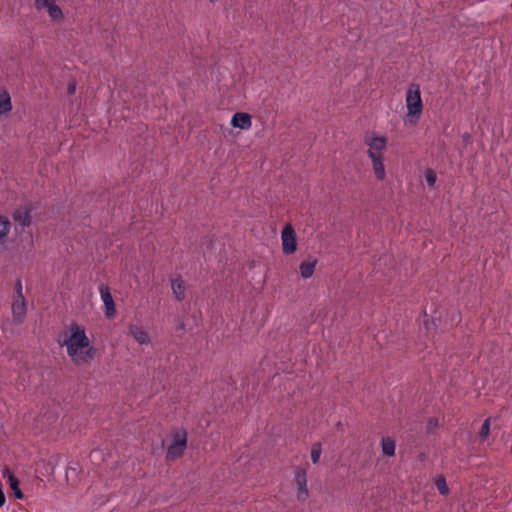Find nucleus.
Segmentation results:
<instances>
[{
  "mask_svg": "<svg viewBox=\"0 0 512 512\" xmlns=\"http://www.w3.org/2000/svg\"><path fill=\"white\" fill-rule=\"evenodd\" d=\"M61 345L66 347L68 356L77 366L89 363L97 352L96 348L90 345L84 327L76 322L69 325Z\"/></svg>",
  "mask_w": 512,
  "mask_h": 512,
  "instance_id": "nucleus-1",
  "label": "nucleus"
},
{
  "mask_svg": "<svg viewBox=\"0 0 512 512\" xmlns=\"http://www.w3.org/2000/svg\"><path fill=\"white\" fill-rule=\"evenodd\" d=\"M406 107H407V119L410 123H415L423 109L420 86L418 84H410L406 91Z\"/></svg>",
  "mask_w": 512,
  "mask_h": 512,
  "instance_id": "nucleus-2",
  "label": "nucleus"
},
{
  "mask_svg": "<svg viewBox=\"0 0 512 512\" xmlns=\"http://www.w3.org/2000/svg\"><path fill=\"white\" fill-rule=\"evenodd\" d=\"M187 447V432L184 429H177L172 434V441L166 452V460L174 461L180 458Z\"/></svg>",
  "mask_w": 512,
  "mask_h": 512,
  "instance_id": "nucleus-3",
  "label": "nucleus"
},
{
  "mask_svg": "<svg viewBox=\"0 0 512 512\" xmlns=\"http://www.w3.org/2000/svg\"><path fill=\"white\" fill-rule=\"evenodd\" d=\"M363 141L368 146L367 154L369 158L383 156V151L387 146L386 137L376 136L374 133H366Z\"/></svg>",
  "mask_w": 512,
  "mask_h": 512,
  "instance_id": "nucleus-4",
  "label": "nucleus"
},
{
  "mask_svg": "<svg viewBox=\"0 0 512 512\" xmlns=\"http://www.w3.org/2000/svg\"><path fill=\"white\" fill-rule=\"evenodd\" d=\"M294 481L297 486L296 497L299 501H306L309 497L307 488V471L306 468L297 466L294 469Z\"/></svg>",
  "mask_w": 512,
  "mask_h": 512,
  "instance_id": "nucleus-5",
  "label": "nucleus"
},
{
  "mask_svg": "<svg viewBox=\"0 0 512 512\" xmlns=\"http://www.w3.org/2000/svg\"><path fill=\"white\" fill-rule=\"evenodd\" d=\"M282 251L286 255L293 254L297 249L296 233L290 223L281 232Z\"/></svg>",
  "mask_w": 512,
  "mask_h": 512,
  "instance_id": "nucleus-6",
  "label": "nucleus"
},
{
  "mask_svg": "<svg viewBox=\"0 0 512 512\" xmlns=\"http://www.w3.org/2000/svg\"><path fill=\"white\" fill-rule=\"evenodd\" d=\"M99 292L105 306V315L107 318H112L116 313V309L110 289L107 285L101 284L99 287Z\"/></svg>",
  "mask_w": 512,
  "mask_h": 512,
  "instance_id": "nucleus-7",
  "label": "nucleus"
},
{
  "mask_svg": "<svg viewBox=\"0 0 512 512\" xmlns=\"http://www.w3.org/2000/svg\"><path fill=\"white\" fill-rule=\"evenodd\" d=\"M11 310L14 322L22 323L27 312L25 297H13Z\"/></svg>",
  "mask_w": 512,
  "mask_h": 512,
  "instance_id": "nucleus-8",
  "label": "nucleus"
},
{
  "mask_svg": "<svg viewBox=\"0 0 512 512\" xmlns=\"http://www.w3.org/2000/svg\"><path fill=\"white\" fill-rule=\"evenodd\" d=\"M231 125L235 128L247 130L252 126L251 115L245 112H236L232 116Z\"/></svg>",
  "mask_w": 512,
  "mask_h": 512,
  "instance_id": "nucleus-9",
  "label": "nucleus"
},
{
  "mask_svg": "<svg viewBox=\"0 0 512 512\" xmlns=\"http://www.w3.org/2000/svg\"><path fill=\"white\" fill-rule=\"evenodd\" d=\"M128 335L134 338V340L140 345L149 344L150 337L148 333L142 328L134 324L128 326Z\"/></svg>",
  "mask_w": 512,
  "mask_h": 512,
  "instance_id": "nucleus-10",
  "label": "nucleus"
},
{
  "mask_svg": "<svg viewBox=\"0 0 512 512\" xmlns=\"http://www.w3.org/2000/svg\"><path fill=\"white\" fill-rule=\"evenodd\" d=\"M30 212L31 209L28 207L19 208L12 213V218L15 222L19 223L23 227H26L31 223Z\"/></svg>",
  "mask_w": 512,
  "mask_h": 512,
  "instance_id": "nucleus-11",
  "label": "nucleus"
},
{
  "mask_svg": "<svg viewBox=\"0 0 512 512\" xmlns=\"http://www.w3.org/2000/svg\"><path fill=\"white\" fill-rule=\"evenodd\" d=\"M171 288L178 301L185 299V286L181 276H176L171 279Z\"/></svg>",
  "mask_w": 512,
  "mask_h": 512,
  "instance_id": "nucleus-12",
  "label": "nucleus"
},
{
  "mask_svg": "<svg viewBox=\"0 0 512 512\" xmlns=\"http://www.w3.org/2000/svg\"><path fill=\"white\" fill-rule=\"evenodd\" d=\"M317 262L318 261L316 258H311L307 261L301 262L299 265L301 277H303L304 279L310 278L315 271Z\"/></svg>",
  "mask_w": 512,
  "mask_h": 512,
  "instance_id": "nucleus-13",
  "label": "nucleus"
},
{
  "mask_svg": "<svg viewBox=\"0 0 512 512\" xmlns=\"http://www.w3.org/2000/svg\"><path fill=\"white\" fill-rule=\"evenodd\" d=\"M6 475L8 476V483L14 493V496L17 499H22L24 495L19 488V481L12 473H10V470L7 467L3 470V476L5 477Z\"/></svg>",
  "mask_w": 512,
  "mask_h": 512,
  "instance_id": "nucleus-14",
  "label": "nucleus"
},
{
  "mask_svg": "<svg viewBox=\"0 0 512 512\" xmlns=\"http://www.w3.org/2000/svg\"><path fill=\"white\" fill-rule=\"evenodd\" d=\"M372 161V168L374 174L378 180H384L386 176L385 167L383 164V156L381 157H372L370 158Z\"/></svg>",
  "mask_w": 512,
  "mask_h": 512,
  "instance_id": "nucleus-15",
  "label": "nucleus"
},
{
  "mask_svg": "<svg viewBox=\"0 0 512 512\" xmlns=\"http://www.w3.org/2000/svg\"><path fill=\"white\" fill-rule=\"evenodd\" d=\"M50 16V18L53 21H59L63 19V12L62 9L55 4V2L52 0L49 2L48 6H45V8Z\"/></svg>",
  "mask_w": 512,
  "mask_h": 512,
  "instance_id": "nucleus-16",
  "label": "nucleus"
},
{
  "mask_svg": "<svg viewBox=\"0 0 512 512\" xmlns=\"http://www.w3.org/2000/svg\"><path fill=\"white\" fill-rule=\"evenodd\" d=\"M382 452L386 456H394L395 454V441L390 437H383L381 440Z\"/></svg>",
  "mask_w": 512,
  "mask_h": 512,
  "instance_id": "nucleus-17",
  "label": "nucleus"
},
{
  "mask_svg": "<svg viewBox=\"0 0 512 512\" xmlns=\"http://www.w3.org/2000/svg\"><path fill=\"white\" fill-rule=\"evenodd\" d=\"M10 228H11L10 221L5 217L0 216V244H3L6 242Z\"/></svg>",
  "mask_w": 512,
  "mask_h": 512,
  "instance_id": "nucleus-18",
  "label": "nucleus"
},
{
  "mask_svg": "<svg viewBox=\"0 0 512 512\" xmlns=\"http://www.w3.org/2000/svg\"><path fill=\"white\" fill-rule=\"evenodd\" d=\"M12 109L11 98L8 92L0 93V115L7 113Z\"/></svg>",
  "mask_w": 512,
  "mask_h": 512,
  "instance_id": "nucleus-19",
  "label": "nucleus"
},
{
  "mask_svg": "<svg viewBox=\"0 0 512 512\" xmlns=\"http://www.w3.org/2000/svg\"><path fill=\"white\" fill-rule=\"evenodd\" d=\"M322 453V446L320 442H315L311 446V460L313 464H318Z\"/></svg>",
  "mask_w": 512,
  "mask_h": 512,
  "instance_id": "nucleus-20",
  "label": "nucleus"
},
{
  "mask_svg": "<svg viewBox=\"0 0 512 512\" xmlns=\"http://www.w3.org/2000/svg\"><path fill=\"white\" fill-rule=\"evenodd\" d=\"M435 486L441 495H447L449 493V488L443 476H438L435 479Z\"/></svg>",
  "mask_w": 512,
  "mask_h": 512,
  "instance_id": "nucleus-21",
  "label": "nucleus"
},
{
  "mask_svg": "<svg viewBox=\"0 0 512 512\" xmlns=\"http://www.w3.org/2000/svg\"><path fill=\"white\" fill-rule=\"evenodd\" d=\"M490 433V418H487L484 420L480 431H479V437L482 441L486 440Z\"/></svg>",
  "mask_w": 512,
  "mask_h": 512,
  "instance_id": "nucleus-22",
  "label": "nucleus"
},
{
  "mask_svg": "<svg viewBox=\"0 0 512 512\" xmlns=\"http://www.w3.org/2000/svg\"><path fill=\"white\" fill-rule=\"evenodd\" d=\"M425 179H426L427 184L430 187H433L435 185L436 179H437L435 171L432 169H427L425 171Z\"/></svg>",
  "mask_w": 512,
  "mask_h": 512,
  "instance_id": "nucleus-23",
  "label": "nucleus"
},
{
  "mask_svg": "<svg viewBox=\"0 0 512 512\" xmlns=\"http://www.w3.org/2000/svg\"><path fill=\"white\" fill-rule=\"evenodd\" d=\"M14 289H15L14 297H18V298L24 297V295H23V288H22V282H21L20 279H18L16 281Z\"/></svg>",
  "mask_w": 512,
  "mask_h": 512,
  "instance_id": "nucleus-24",
  "label": "nucleus"
},
{
  "mask_svg": "<svg viewBox=\"0 0 512 512\" xmlns=\"http://www.w3.org/2000/svg\"><path fill=\"white\" fill-rule=\"evenodd\" d=\"M50 1L51 0H35L34 6L37 10H42L45 8V6H48Z\"/></svg>",
  "mask_w": 512,
  "mask_h": 512,
  "instance_id": "nucleus-25",
  "label": "nucleus"
},
{
  "mask_svg": "<svg viewBox=\"0 0 512 512\" xmlns=\"http://www.w3.org/2000/svg\"><path fill=\"white\" fill-rule=\"evenodd\" d=\"M76 91V81H70L67 85V92L69 95H73Z\"/></svg>",
  "mask_w": 512,
  "mask_h": 512,
  "instance_id": "nucleus-26",
  "label": "nucleus"
},
{
  "mask_svg": "<svg viewBox=\"0 0 512 512\" xmlns=\"http://www.w3.org/2000/svg\"><path fill=\"white\" fill-rule=\"evenodd\" d=\"M438 420L436 418H430L428 421V429L437 426Z\"/></svg>",
  "mask_w": 512,
  "mask_h": 512,
  "instance_id": "nucleus-27",
  "label": "nucleus"
},
{
  "mask_svg": "<svg viewBox=\"0 0 512 512\" xmlns=\"http://www.w3.org/2000/svg\"><path fill=\"white\" fill-rule=\"evenodd\" d=\"M5 504V495L2 490V484L0 483V507H2Z\"/></svg>",
  "mask_w": 512,
  "mask_h": 512,
  "instance_id": "nucleus-28",
  "label": "nucleus"
}]
</instances>
